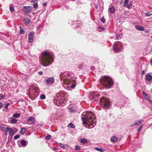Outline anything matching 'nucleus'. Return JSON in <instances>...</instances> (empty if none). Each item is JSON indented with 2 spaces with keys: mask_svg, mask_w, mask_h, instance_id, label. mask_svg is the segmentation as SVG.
I'll return each instance as SVG.
<instances>
[{
  "mask_svg": "<svg viewBox=\"0 0 152 152\" xmlns=\"http://www.w3.org/2000/svg\"><path fill=\"white\" fill-rule=\"evenodd\" d=\"M129 1V0H125L124 1V5H123V6L124 7H125V6L126 5L127 3Z\"/></svg>",
  "mask_w": 152,
  "mask_h": 152,
  "instance_id": "obj_39",
  "label": "nucleus"
},
{
  "mask_svg": "<svg viewBox=\"0 0 152 152\" xmlns=\"http://www.w3.org/2000/svg\"><path fill=\"white\" fill-rule=\"evenodd\" d=\"M143 121V120H140L139 121H135L133 124H132L131 125V126L132 127H134L135 126H137L138 124L142 123Z\"/></svg>",
  "mask_w": 152,
  "mask_h": 152,
  "instance_id": "obj_17",
  "label": "nucleus"
},
{
  "mask_svg": "<svg viewBox=\"0 0 152 152\" xmlns=\"http://www.w3.org/2000/svg\"><path fill=\"white\" fill-rule=\"evenodd\" d=\"M152 15V13H151L149 12H147L145 13V15L148 17L150 16L151 15Z\"/></svg>",
  "mask_w": 152,
  "mask_h": 152,
  "instance_id": "obj_41",
  "label": "nucleus"
},
{
  "mask_svg": "<svg viewBox=\"0 0 152 152\" xmlns=\"http://www.w3.org/2000/svg\"><path fill=\"white\" fill-rule=\"evenodd\" d=\"M143 94L144 96H147V94L145 93L144 92H143Z\"/></svg>",
  "mask_w": 152,
  "mask_h": 152,
  "instance_id": "obj_50",
  "label": "nucleus"
},
{
  "mask_svg": "<svg viewBox=\"0 0 152 152\" xmlns=\"http://www.w3.org/2000/svg\"><path fill=\"white\" fill-rule=\"evenodd\" d=\"M80 148L78 145H76L75 147V150L76 151L79 150L80 149Z\"/></svg>",
  "mask_w": 152,
  "mask_h": 152,
  "instance_id": "obj_43",
  "label": "nucleus"
},
{
  "mask_svg": "<svg viewBox=\"0 0 152 152\" xmlns=\"http://www.w3.org/2000/svg\"><path fill=\"white\" fill-rule=\"evenodd\" d=\"M40 27V26H38V27H39H39Z\"/></svg>",
  "mask_w": 152,
  "mask_h": 152,
  "instance_id": "obj_60",
  "label": "nucleus"
},
{
  "mask_svg": "<svg viewBox=\"0 0 152 152\" xmlns=\"http://www.w3.org/2000/svg\"><path fill=\"white\" fill-rule=\"evenodd\" d=\"M95 8L97 9L98 8L97 5H96V4H95Z\"/></svg>",
  "mask_w": 152,
  "mask_h": 152,
  "instance_id": "obj_53",
  "label": "nucleus"
},
{
  "mask_svg": "<svg viewBox=\"0 0 152 152\" xmlns=\"http://www.w3.org/2000/svg\"><path fill=\"white\" fill-rule=\"evenodd\" d=\"M4 98V96L1 94H0V100H2Z\"/></svg>",
  "mask_w": 152,
  "mask_h": 152,
  "instance_id": "obj_45",
  "label": "nucleus"
},
{
  "mask_svg": "<svg viewBox=\"0 0 152 152\" xmlns=\"http://www.w3.org/2000/svg\"><path fill=\"white\" fill-rule=\"evenodd\" d=\"M27 124L29 125H31L34 124L35 122V117L31 116L28 117L27 120Z\"/></svg>",
  "mask_w": 152,
  "mask_h": 152,
  "instance_id": "obj_10",
  "label": "nucleus"
},
{
  "mask_svg": "<svg viewBox=\"0 0 152 152\" xmlns=\"http://www.w3.org/2000/svg\"><path fill=\"white\" fill-rule=\"evenodd\" d=\"M54 61L53 55L49 52L45 51L42 53L40 59L41 64L43 66L46 67L50 65Z\"/></svg>",
  "mask_w": 152,
  "mask_h": 152,
  "instance_id": "obj_3",
  "label": "nucleus"
},
{
  "mask_svg": "<svg viewBox=\"0 0 152 152\" xmlns=\"http://www.w3.org/2000/svg\"><path fill=\"white\" fill-rule=\"evenodd\" d=\"M47 5V4L46 2H45V3H43V6H46Z\"/></svg>",
  "mask_w": 152,
  "mask_h": 152,
  "instance_id": "obj_52",
  "label": "nucleus"
},
{
  "mask_svg": "<svg viewBox=\"0 0 152 152\" xmlns=\"http://www.w3.org/2000/svg\"><path fill=\"white\" fill-rule=\"evenodd\" d=\"M23 23L27 25L30 23V20L28 18H25L23 20Z\"/></svg>",
  "mask_w": 152,
  "mask_h": 152,
  "instance_id": "obj_22",
  "label": "nucleus"
},
{
  "mask_svg": "<svg viewBox=\"0 0 152 152\" xmlns=\"http://www.w3.org/2000/svg\"><path fill=\"white\" fill-rule=\"evenodd\" d=\"M78 68L79 69H82L83 68V66L80 65L78 66Z\"/></svg>",
  "mask_w": 152,
  "mask_h": 152,
  "instance_id": "obj_47",
  "label": "nucleus"
},
{
  "mask_svg": "<svg viewBox=\"0 0 152 152\" xmlns=\"http://www.w3.org/2000/svg\"><path fill=\"white\" fill-rule=\"evenodd\" d=\"M68 108L70 113H74L77 110V106L75 104L70 105Z\"/></svg>",
  "mask_w": 152,
  "mask_h": 152,
  "instance_id": "obj_9",
  "label": "nucleus"
},
{
  "mask_svg": "<svg viewBox=\"0 0 152 152\" xmlns=\"http://www.w3.org/2000/svg\"><path fill=\"white\" fill-rule=\"evenodd\" d=\"M41 99H45V96L44 94H42L40 96Z\"/></svg>",
  "mask_w": 152,
  "mask_h": 152,
  "instance_id": "obj_37",
  "label": "nucleus"
},
{
  "mask_svg": "<svg viewBox=\"0 0 152 152\" xmlns=\"http://www.w3.org/2000/svg\"><path fill=\"white\" fill-rule=\"evenodd\" d=\"M111 140L113 142H115L118 141V139L116 137L113 136L111 137Z\"/></svg>",
  "mask_w": 152,
  "mask_h": 152,
  "instance_id": "obj_24",
  "label": "nucleus"
},
{
  "mask_svg": "<svg viewBox=\"0 0 152 152\" xmlns=\"http://www.w3.org/2000/svg\"><path fill=\"white\" fill-rule=\"evenodd\" d=\"M0 129L2 131H4L5 130L6 131V128L4 127L3 126H0Z\"/></svg>",
  "mask_w": 152,
  "mask_h": 152,
  "instance_id": "obj_38",
  "label": "nucleus"
},
{
  "mask_svg": "<svg viewBox=\"0 0 152 152\" xmlns=\"http://www.w3.org/2000/svg\"><path fill=\"white\" fill-rule=\"evenodd\" d=\"M67 127L72 128H74L75 127L74 125L72 123L69 124L67 125Z\"/></svg>",
  "mask_w": 152,
  "mask_h": 152,
  "instance_id": "obj_27",
  "label": "nucleus"
},
{
  "mask_svg": "<svg viewBox=\"0 0 152 152\" xmlns=\"http://www.w3.org/2000/svg\"><path fill=\"white\" fill-rule=\"evenodd\" d=\"M145 31V32H148V31Z\"/></svg>",
  "mask_w": 152,
  "mask_h": 152,
  "instance_id": "obj_57",
  "label": "nucleus"
},
{
  "mask_svg": "<svg viewBox=\"0 0 152 152\" xmlns=\"http://www.w3.org/2000/svg\"><path fill=\"white\" fill-rule=\"evenodd\" d=\"M151 51H152V48L151 49Z\"/></svg>",
  "mask_w": 152,
  "mask_h": 152,
  "instance_id": "obj_59",
  "label": "nucleus"
},
{
  "mask_svg": "<svg viewBox=\"0 0 152 152\" xmlns=\"http://www.w3.org/2000/svg\"><path fill=\"white\" fill-rule=\"evenodd\" d=\"M108 11L111 13H113L115 11V7L112 6H110L109 7Z\"/></svg>",
  "mask_w": 152,
  "mask_h": 152,
  "instance_id": "obj_18",
  "label": "nucleus"
},
{
  "mask_svg": "<svg viewBox=\"0 0 152 152\" xmlns=\"http://www.w3.org/2000/svg\"><path fill=\"white\" fill-rule=\"evenodd\" d=\"M57 149V148H53V150L54 151H55Z\"/></svg>",
  "mask_w": 152,
  "mask_h": 152,
  "instance_id": "obj_55",
  "label": "nucleus"
},
{
  "mask_svg": "<svg viewBox=\"0 0 152 152\" xmlns=\"http://www.w3.org/2000/svg\"><path fill=\"white\" fill-rule=\"evenodd\" d=\"M80 142L84 144L87 142V140L86 139H81Z\"/></svg>",
  "mask_w": 152,
  "mask_h": 152,
  "instance_id": "obj_26",
  "label": "nucleus"
},
{
  "mask_svg": "<svg viewBox=\"0 0 152 152\" xmlns=\"http://www.w3.org/2000/svg\"><path fill=\"white\" fill-rule=\"evenodd\" d=\"M132 5V2L131 1H130L128 4H126V5L125 6V7H126L128 8H130V7Z\"/></svg>",
  "mask_w": 152,
  "mask_h": 152,
  "instance_id": "obj_30",
  "label": "nucleus"
},
{
  "mask_svg": "<svg viewBox=\"0 0 152 152\" xmlns=\"http://www.w3.org/2000/svg\"><path fill=\"white\" fill-rule=\"evenodd\" d=\"M144 71H143L142 72V74H144Z\"/></svg>",
  "mask_w": 152,
  "mask_h": 152,
  "instance_id": "obj_56",
  "label": "nucleus"
},
{
  "mask_svg": "<svg viewBox=\"0 0 152 152\" xmlns=\"http://www.w3.org/2000/svg\"><path fill=\"white\" fill-rule=\"evenodd\" d=\"M7 132H6V133H5V135H7V133H6Z\"/></svg>",
  "mask_w": 152,
  "mask_h": 152,
  "instance_id": "obj_58",
  "label": "nucleus"
},
{
  "mask_svg": "<svg viewBox=\"0 0 152 152\" xmlns=\"http://www.w3.org/2000/svg\"><path fill=\"white\" fill-rule=\"evenodd\" d=\"M51 137V136L50 135H47L45 137V138L47 140L50 139Z\"/></svg>",
  "mask_w": 152,
  "mask_h": 152,
  "instance_id": "obj_40",
  "label": "nucleus"
},
{
  "mask_svg": "<svg viewBox=\"0 0 152 152\" xmlns=\"http://www.w3.org/2000/svg\"><path fill=\"white\" fill-rule=\"evenodd\" d=\"M10 104L7 103L4 107L3 109V111H7L8 109V107L9 105Z\"/></svg>",
  "mask_w": 152,
  "mask_h": 152,
  "instance_id": "obj_29",
  "label": "nucleus"
},
{
  "mask_svg": "<svg viewBox=\"0 0 152 152\" xmlns=\"http://www.w3.org/2000/svg\"><path fill=\"white\" fill-rule=\"evenodd\" d=\"M150 63L151 64V65L152 66V59L150 60Z\"/></svg>",
  "mask_w": 152,
  "mask_h": 152,
  "instance_id": "obj_54",
  "label": "nucleus"
},
{
  "mask_svg": "<svg viewBox=\"0 0 152 152\" xmlns=\"http://www.w3.org/2000/svg\"><path fill=\"white\" fill-rule=\"evenodd\" d=\"M27 129L24 128H22L20 129V133L21 134H23L26 132Z\"/></svg>",
  "mask_w": 152,
  "mask_h": 152,
  "instance_id": "obj_23",
  "label": "nucleus"
},
{
  "mask_svg": "<svg viewBox=\"0 0 152 152\" xmlns=\"http://www.w3.org/2000/svg\"><path fill=\"white\" fill-rule=\"evenodd\" d=\"M100 96V94L96 91L94 92L90 96L89 99L91 101H96Z\"/></svg>",
  "mask_w": 152,
  "mask_h": 152,
  "instance_id": "obj_8",
  "label": "nucleus"
},
{
  "mask_svg": "<svg viewBox=\"0 0 152 152\" xmlns=\"http://www.w3.org/2000/svg\"><path fill=\"white\" fill-rule=\"evenodd\" d=\"M122 34H120L118 35H117L116 36V39H119L121 38L122 37Z\"/></svg>",
  "mask_w": 152,
  "mask_h": 152,
  "instance_id": "obj_28",
  "label": "nucleus"
},
{
  "mask_svg": "<svg viewBox=\"0 0 152 152\" xmlns=\"http://www.w3.org/2000/svg\"><path fill=\"white\" fill-rule=\"evenodd\" d=\"M20 115L19 113H14L12 115V117L14 118H17L20 116Z\"/></svg>",
  "mask_w": 152,
  "mask_h": 152,
  "instance_id": "obj_25",
  "label": "nucleus"
},
{
  "mask_svg": "<svg viewBox=\"0 0 152 152\" xmlns=\"http://www.w3.org/2000/svg\"><path fill=\"white\" fill-rule=\"evenodd\" d=\"M38 74L39 75H42V73H43V72L42 71H40V72H38Z\"/></svg>",
  "mask_w": 152,
  "mask_h": 152,
  "instance_id": "obj_48",
  "label": "nucleus"
},
{
  "mask_svg": "<svg viewBox=\"0 0 152 152\" xmlns=\"http://www.w3.org/2000/svg\"><path fill=\"white\" fill-rule=\"evenodd\" d=\"M9 122L12 124H15L18 121V120L14 118L10 117L9 118Z\"/></svg>",
  "mask_w": 152,
  "mask_h": 152,
  "instance_id": "obj_15",
  "label": "nucleus"
},
{
  "mask_svg": "<svg viewBox=\"0 0 152 152\" xmlns=\"http://www.w3.org/2000/svg\"><path fill=\"white\" fill-rule=\"evenodd\" d=\"M100 104L104 109H107L109 108L110 103L109 99L103 97L100 99Z\"/></svg>",
  "mask_w": 152,
  "mask_h": 152,
  "instance_id": "obj_6",
  "label": "nucleus"
},
{
  "mask_svg": "<svg viewBox=\"0 0 152 152\" xmlns=\"http://www.w3.org/2000/svg\"><path fill=\"white\" fill-rule=\"evenodd\" d=\"M9 132V134L10 135H14L15 133L13 129L9 127H6V132Z\"/></svg>",
  "mask_w": 152,
  "mask_h": 152,
  "instance_id": "obj_14",
  "label": "nucleus"
},
{
  "mask_svg": "<svg viewBox=\"0 0 152 152\" xmlns=\"http://www.w3.org/2000/svg\"><path fill=\"white\" fill-rule=\"evenodd\" d=\"M47 84H49L50 83L53 84L54 82V79L52 77H49L45 80Z\"/></svg>",
  "mask_w": 152,
  "mask_h": 152,
  "instance_id": "obj_13",
  "label": "nucleus"
},
{
  "mask_svg": "<svg viewBox=\"0 0 152 152\" xmlns=\"http://www.w3.org/2000/svg\"><path fill=\"white\" fill-rule=\"evenodd\" d=\"M20 137V135H15L14 137V139L16 140L18 138H19Z\"/></svg>",
  "mask_w": 152,
  "mask_h": 152,
  "instance_id": "obj_42",
  "label": "nucleus"
},
{
  "mask_svg": "<svg viewBox=\"0 0 152 152\" xmlns=\"http://www.w3.org/2000/svg\"><path fill=\"white\" fill-rule=\"evenodd\" d=\"M145 77L146 80L148 81H151L152 80V76L149 73L146 74Z\"/></svg>",
  "mask_w": 152,
  "mask_h": 152,
  "instance_id": "obj_16",
  "label": "nucleus"
},
{
  "mask_svg": "<svg viewBox=\"0 0 152 152\" xmlns=\"http://www.w3.org/2000/svg\"><path fill=\"white\" fill-rule=\"evenodd\" d=\"M20 34H24L25 33V31L24 30L22 29V28L21 26H20Z\"/></svg>",
  "mask_w": 152,
  "mask_h": 152,
  "instance_id": "obj_36",
  "label": "nucleus"
},
{
  "mask_svg": "<svg viewBox=\"0 0 152 152\" xmlns=\"http://www.w3.org/2000/svg\"><path fill=\"white\" fill-rule=\"evenodd\" d=\"M100 21L104 23L105 21V19H104V16H102L100 19Z\"/></svg>",
  "mask_w": 152,
  "mask_h": 152,
  "instance_id": "obj_35",
  "label": "nucleus"
},
{
  "mask_svg": "<svg viewBox=\"0 0 152 152\" xmlns=\"http://www.w3.org/2000/svg\"><path fill=\"white\" fill-rule=\"evenodd\" d=\"M72 74L70 75L66 72H61L60 75V78L63 82L73 89L76 85V77L72 76Z\"/></svg>",
  "mask_w": 152,
  "mask_h": 152,
  "instance_id": "obj_2",
  "label": "nucleus"
},
{
  "mask_svg": "<svg viewBox=\"0 0 152 152\" xmlns=\"http://www.w3.org/2000/svg\"><path fill=\"white\" fill-rule=\"evenodd\" d=\"M32 10V7L30 6H25L22 8L23 11L26 13H29L31 12Z\"/></svg>",
  "mask_w": 152,
  "mask_h": 152,
  "instance_id": "obj_11",
  "label": "nucleus"
},
{
  "mask_svg": "<svg viewBox=\"0 0 152 152\" xmlns=\"http://www.w3.org/2000/svg\"><path fill=\"white\" fill-rule=\"evenodd\" d=\"M91 70H94L95 69V67H94L93 66H92L91 67Z\"/></svg>",
  "mask_w": 152,
  "mask_h": 152,
  "instance_id": "obj_49",
  "label": "nucleus"
},
{
  "mask_svg": "<svg viewBox=\"0 0 152 152\" xmlns=\"http://www.w3.org/2000/svg\"><path fill=\"white\" fill-rule=\"evenodd\" d=\"M3 104L1 102H0V108L2 107H3Z\"/></svg>",
  "mask_w": 152,
  "mask_h": 152,
  "instance_id": "obj_51",
  "label": "nucleus"
},
{
  "mask_svg": "<svg viewBox=\"0 0 152 152\" xmlns=\"http://www.w3.org/2000/svg\"><path fill=\"white\" fill-rule=\"evenodd\" d=\"M122 43L120 42L117 41L114 43L113 47V50L115 53H118L123 50Z\"/></svg>",
  "mask_w": 152,
  "mask_h": 152,
  "instance_id": "obj_7",
  "label": "nucleus"
},
{
  "mask_svg": "<svg viewBox=\"0 0 152 152\" xmlns=\"http://www.w3.org/2000/svg\"><path fill=\"white\" fill-rule=\"evenodd\" d=\"M66 94L64 93L61 92L56 94V98L54 100V102L56 103L57 105H62L65 102Z\"/></svg>",
  "mask_w": 152,
  "mask_h": 152,
  "instance_id": "obj_5",
  "label": "nucleus"
},
{
  "mask_svg": "<svg viewBox=\"0 0 152 152\" xmlns=\"http://www.w3.org/2000/svg\"><path fill=\"white\" fill-rule=\"evenodd\" d=\"M142 127V125L141 126L140 128H138V129H137V131H138V132H140Z\"/></svg>",
  "mask_w": 152,
  "mask_h": 152,
  "instance_id": "obj_46",
  "label": "nucleus"
},
{
  "mask_svg": "<svg viewBox=\"0 0 152 152\" xmlns=\"http://www.w3.org/2000/svg\"><path fill=\"white\" fill-rule=\"evenodd\" d=\"M95 150H96L97 151H98L100 152H103L104 151V150L101 148H98L97 147H96L95 148Z\"/></svg>",
  "mask_w": 152,
  "mask_h": 152,
  "instance_id": "obj_32",
  "label": "nucleus"
},
{
  "mask_svg": "<svg viewBox=\"0 0 152 152\" xmlns=\"http://www.w3.org/2000/svg\"><path fill=\"white\" fill-rule=\"evenodd\" d=\"M33 6L35 8L37 9V8L38 4L37 3H34L33 4Z\"/></svg>",
  "mask_w": 152,
  "mask_h": 152,
  "instance_id": "obj_34",
  "label": "nucleus"
},
{
  "mask_svg": "<svg viewBox=\"0 0 152 152\" xmlns=\"http://www.w3.org/2000/svg\"><path fill=\"white\" fill-rule=\"evenodd\" d=\"M10 10L11 12H14V7L12 6H10Z\"/></svg>",
  "mask_w": 152,
  "mask_h": 152,
  "instance_id": "obj_33",
  "label": "nucleus"
},
{
  "mask_svg": "<svg viewBox=\"0 0 152 152\" xmlns=\"http://www.w3.org/2000/svg\"><path fill=\"white\" fill-rule=\"evenodd\" d=\"M100 83L104 88L107 89L111 88L113 84L111 78L107 76H104L101 77Z\"/></svg>",
  "mask_w": 152,
  "mask_h": 152,
  "instance_id": "obj_4",
  "label": "nucleus"
},
{
  "mask_svg": "<svg viewBox=\"0 0 152 152\" xmlns=\"http://www.w3.org/2000/svg\"><path fill=\"white\" fill-rule=\"evenodd\" d=\"M20 143L21 145L23 146H25L26 144V141L24 140H22L20 142Z\"/></svg>",
  "mask_w": 152,
  "mask_h": 152,
  "instance_id": "obj_31",
  "label": "nucleus"
},
{
  "mask_svg": "<svg viewBox=\"0 0 152 152\" xmlns=\"http://www.w3.org/2000/svg\"><path fill=\"white\" fill-rule=\"evenodd\" d=\"M98 28L100 30H104V27H102L101 26H99L98 27Z\"/></svg>",
  "mask_w": 152,
  "mask_h": 152,
  "instance_id": "obj_44",
  "label": "nucleus"
},
{
  "mask_svg": "<svg viewBox=\"0 0 152 152\" xmlns=\"http://www.w3.org/2000/svg\"><path fill=\"white\" fill-rule=\"evenodd\" d=\"M81 119L83 124H87L88 128H93L96 125V118L94 114L91 111L84 112L82 115Z\"/></svg>",
  "mask_w": 152,
  "mask_h": 152,
  "instance_id": "obj_1",
  "label": "nucleus"
},
{
  "mask_svg": "<svg viewBox=\"0 0 152 152\" xmlns=\"http://www.w3.org/2000/svg\"><path fill=\"white\" fill-rule=\"evenodd\" d=\"M135 27L137 29L140 31H143L144 30V27L142 26L135 25Z\"/></svg>",
  "mask_w": 152,
  "mask_h": 152,
  "instance_id": "obj_20",
  "label": "nucleus"
},
{
  "mask_svg": "<svg viewBox=\"0 0 152 152\" xmlns=\"http://www.w3.org/2000/svg\"><path fill=\"white\" fill-rule=\"evenodd\" d=\"M39 88L37 87H35L33 88V91L35 92L34 94L35 96H36L38 94L39 92Z\"/></svg>",
  "mask_w": 152,
  "mask_h": 152,
  "instance_id": "obj_21",
  "label": "nucleus"
},
{
  "mask_svg": "<svg viewBox=\"0 0 152 152\" xmlns=\"http://www.w3.org/2000/svg\"><path fill=\"white\" fill-rule=\"evenodd\" d=\"M34 32L33 31L31 32L29 34L28 37V41L29 43L31 42L33 40L34 37Z\"/></svg>",
  "mask_w": 152,
  "mask_h": 152,
  "instance_id": "obj_12",
  "label": "nucleus"
},
{
  "mask_svg": "<svg viewBox=\"0 0 152 152\" xmlns=\"http://www.w3.org/2000/svg\"><path fill=\"white\" fill-rule=\"evenodd\" d=\"M59 146L63 148L64 149H67L68 148V146L66 144L61 143H59L58 144Z\"/></svg>",
  "mask_w": 152,
  "mask_h": 152,
  "instance_id": "obj_19",
  "label": "nucleus"
}]
</instances>
